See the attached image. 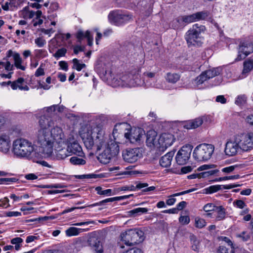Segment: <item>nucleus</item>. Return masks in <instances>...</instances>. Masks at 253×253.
I'll list each match as a JSON object with an SVG mask.
<instances>
[{"instance_id": "obj_38", "label": "nucleus", "mask_w": 253, "mask_h": 253, "mask_svg": "<svg viewBox=\"0 0 253 253\" xmlns=\"http://www.w3.org/2000/svg\"><path fill=\"white\" fill-rule=\"evenodd\" d=\"M209 15V12L205 11L198 12L194 13L196 21L204 20L208 17Z\"/></svg>"}, {"instance_id": "obj_7", "label": "nucleus", "mask_w": 253, "mask_h": 253, "mask_svg": "<svg viewBox=\"0 0 253 253\" xmlns=\"http://www.w3.org/2000/svg\"><path fill=\"white\" fill-rule=\"evenodd\" d=\"M144 233L137 229H129L121 234V240L127 246H131L143 240Z\"/></svg>"}, {"instance_id": "obj_19", "label": "nucleus", "mask_w": 253, "mask_h": 253, "mask_svg": "<svg viewBox=\"0 0 253 253\" xmlns=\"http://www.w3.org/2000/svg\"><path fill=\"white\" fill-rule=\"evenodd\" d=\"M148 186V184L147 183L139 182L135 186L133 185L123 186L119 188V191H134L136 189H140L146 187L142 190V192L146 193L151 191H154L156 188V187L153 186L147 187Z\"/></svg>"}, {"instance_id": "obj_23", "label": "nucleus", "mask_w": 253, "mask_h": 253, "mask_svg": "<svg viewBox=\"0 0 253 253\" xmlns=\"http://www.w3.org/2000/svg\"><path fill=\"white\" fill-rule=\"evenodd\" d=\"M25 80L23 78H19L17 80L13 82L12 84L11 88L13 90H16L17 88L21 90L28 91L29 90V87L28 85H23Z\"/></svg>"}, {"instance_id": "obj_51", "label": "nucleus", "mask_w": 253, "mask_h": 253, "mask_svg": "<svg viewBox=\"0 0 253 253\" xmlns=\"http://www.w3.org/2000/svg\"><path fill=\"white\" fill-rule=\"evenodd\" d=\"M87 35V31L84 33L83 31H78L76 34V38L79 42H81L82 40L86 38Z\"/></svg>"}, {"instance_id": "obj_55", "label": "nucleus", "mask_w": 253, "mask_h": 253, "mask_svg": "<svg viewBox=\"0 0 253 253\" xmlns=\"http://www.w3.org/2000/svg\"><path fill=\"white\" fill-rule=\"evenodd\" d=\"M194 190H195V189H189V190H187L186 191H182L181 192L173 194L171 195V197H176V196L183 195L192 192L194 191Z\"/></svg>"}, {"instance_id": "obj_58", "label": "nucleus", "mask_w": 253, "mask_h": 253, "mask_svg": "<svg viewBox=\"0 0 253 253\" xmlns=\"http://www.w3.org/2000/svg\"><path fill=\"white\" fill-rule=\"evenodd\" d=\"M234 204L240 209H243L246 206L245 202L241 200H236Z\"/></svg>"}, {"instance_id": "obj_16", "label": "nucleus", "mask_w": 253, "mask_h": 253, "mask_svg": "<svg viewBox=\"0 0 253 253\" xmlns=\"http://www.w3.org/2000/svg\"><path fill=\"white\" fill-rule=\"evenodd\" d=\"M145 134L144 130L141 128L131 129L130 132L125 133V137L132 143H134L141 140V137Z\"/></svg>"}, {"instance_id": "obj_9", "label": "nucleus", "mask_w": 253, "mask_h": 253, "mask_svg": "<svg viewBox=\"0 0 253 253\" xmlns=\"http://www.w3.org/2000/svg\"><path fill=\"white\" fill-rule=\"evenodd\" d=\"M174 135L170 133H164L162 134L156 143L154 139L147 137V140L152 142L157 148L160 152H164L175 141Z\"/></svg>"}, {"instance_id": "obj_3", "label": "nucleus", "mask_w": 253, "mask_h": 253, "mask_svg": "<svg viewBox=\"0 0 253 253\" xmlns=\"http://www.w3.org/2000/svg\"><path fill=\"white\" fill-rule=\"evenodd\" d=\"M205 30V27L195 24L193 25L186 33L185 39L187 42L188 47L199 46L203 43V38L201 35Z\"/></svg>"}, {"instance_id": "obj_42", "label": "nucleus", "mask_w": 253, "mask_h": 253, "mask_svg": "<svg viewBox=\"0 0 253 253\" xmlns=\"http://www.w3.org/2000/svg\"><path fill=\"white\" fill-rule=\"evenodd\" d=\"M148 209L145 208H137L129 211L131 214H140L141 213H146Z\"/></svg>"}, {"instance_id": "obj_21", "label": "nucleus", "mask_w": 253, "mask_h": 253, "mask_svg": "<svg viewBox=\"0 0 253 253\" xmlns=\"http://www.w3.org/2000/svg\"><path fill=\"white\" fill-rule=\"evenodd\" d=\"M10 140L9 132H6L0 135V151L6 153L10 147Z\"/></svg>"}, {"instance_id": "obj_62", "label": "nucleus", "mask_w": 253, "mask_h": 253, "mask_svg": "<svg viewBox=\"0 0 253 253\" xmlns=\"http://www.w3.org/2000/svg\"><path fill=\"white\" fill-rule=\"evenodd\" d=\"M219 240L220 241H224V242H226L229 246H232L233 245L232 241L228 238H227L226 237H223V236L220 237H219Z\"/></svg>"}, {"instance_id": "obj_5", "label": "nucleus", "mask_w": 253, "mask_h": 253, "mask_svg": "<svg viewBox=\"0 0 253 253\" xmlns=\"http://www.w3.org/2000/svg\"><path fill=\"white\" fill-rule=\"evenodd\" d=\"M34 150L32 143L25 139H18L13 143V152L18 157L29 156Z\"/></svg>"}, {"instance_id": "obj_39", "label": "nucleus", "mask_w": 253, "mask_h": 253, "mask_svg": "<svg viewBox=\"0 0 253 253\" xmlns=\"http://www.w3.org/2000/svg\"><path fill=\"white\" fill-rule=\"evenodd\" d=\"M236 236L244 242L248 241L251 237L250 233L247 231H242L240 233L237 234Z\"/></svg>"}, {"instance_id": "obj_24", "label": "nucleus", "mask_w": 253, "mask_h": 253, "mask_svg": "<svg viewBox=\"0 0 253 253\" xmlns=\"http://www.w3.org/2000/svg\"><path fill=\"white\" fill-rule=\"evenodd\" d=\"M174 155V152H169L163 156L160 160V165L164 168L169 167L170 164Z\"/></svg>"}, {"instance_id": "obj_30", "label": "nucleus", "mask_w": 253, "mask_h": 253, "mask_svg": "<svg viewBox=\"0 0 253 253\" xmlns=\"http://www.w3.org/2000/svg\"><path fill=\"white\" fill-rule=\"evenodd\" d=\"M122 200V198L121 196L110 198H108L105 200H102L99 202L93 204L92 205H90L88 206V207H95V206H101V205H103L104 204L108 203V202H114V201H120V200Z\"/></svg>"}, {"instance_id": "obj_8", "label": "nucleus", "mask_w": 253, "mask_h": 253, "mask_svg": "<svg viewBox=\"0 0 253 253\" xmlns=\"http://www.w3.org/2000/svg\"><path fill=\"white\" fill-rule=\"evenodd\" d=\"M103 152L98 156V160L102 164H107L119 153V146L115 141L110 140V143L104 146Z\"/></svg>"}, {"instance_id": "obj_63", "label": "nucleus", "mask_w": 253, "mask_h": 253, "mask_svg": "<svg viewBox=\"0 0 253 253\" xmlns=\"http://www.w3.org/2000/svg\"><path fill=\"white\" fill-rule=\"evenodd\" d=\"M187 203L185 201H182L177 205V208H176L177 211H181L183 210L186 206Z\"/></svg>"}, {"instance_id": "obj_27", "label": "nucleus", "mask_w": 253, "mask_h": 253, "mask_svg": "<svg viewBox=\"0 0 253 253\" xmlns=\"http://www.w3.org/2000/svg\"><path fill=\"white\" fill-rule=\"evenodd\" d=\"M217 215L215 217L216 221H220L225 219L226 217L225 209L222 206L217 207L215 210Z\"/></svg>"}, {"instance_id": "obj_59", "label": "nucleus", "mask_w": 253, "mask_h": 253, "mask_svg": "<svg viewBox=\"0 0 253 253\" xmlns=\"http://www.w3.org/2000/svg\"><path fill=\"white\" fill-rule=\"evenodd\" d=\"M86 38L87 40L88 45L91 46L93 43V37L90 35V33L89 31H87V35L86 36Z\"/></svg>"}, {"instance_id": "obj_48", "label": "nucleus", "mask_w": 253, "mask_h": 253, "mask_svg": "<svg viewBox=\"0 0 253 253\" xmlns=\"http://www.w3.org/2000/svg\"><path fill=\"white\" fill-rule=\"evenodd\" d=\"M73 63L74 64V66H75L76 70L78 71H81L83 68L85 67V65L84 64H80L79 63V60L74 58L73 60Z\"/></svg>"}, {"instance_id": "obj_33", "label": "nucleus", "mask_w": 253, "mask_h": 253, "mask_svg": "<svg viewBox=\"0 0 253 253\" xmlns=\"http://www.w3.org/2000/svg\"><path fill=\"white\" fill-rule=\"evenodd\" d=\"M190 239L192 244V249L194 251H198L199 250L200 242L197 239L196 237L194 235L190 236Z\"/></svg>"}, {"instance_id": "obj_31", "label": "nucleus", "mask_w": 253, "mask_h": 253, "mask_svg": "<svg viewBox=\"0 0 253 253\" xmlns=\"http://www.w3.org/2000/svg\"><path fill=\"white\" fill-rule=\"evenodd\" d=\"M171 27L174 29H178L184 26L182 16H179L173 19L170 23Z\"/></svg>"}, {"instance_id": "obj_18", "label": "nucleus", "mask_w": 253, "mask_h": 253, "mask_svg": "<svg viewBox=\"0 0 253 253\" xmlns=\"http://www.w3.org/2000/svg\"><path fill=\"white\" fill-rule=\"evenodd\" d=\"M70 155H76L79 157L84 156L82 148L77 141H68L66 144Z\"/></svg>"}, {"instance_id": "obj_45", "label": "nucleus", "mask_w": 253, "mask_h": 253, "mask_svg": "<svg viewBox=\"0 0 253 253\" xmlns=\"http://www.w3.org/2000/svg\"><path fill=\"white\" fill-rule=\"evenodd\" d=\"M206 225V222L205 219L196 217L195 218V225L197 227L202 228L205 226Z\"/></svg>"}, {"instance_id": "obj_22", "label": "nucleus", "mask_w": 253, "mask_h": 253, "mask_svg": "<svg viewBox=\"0 0 253 253\" xmlns=\"http://www.w3.org/2000/svg\"><path fill=\"white\" fill-rule=\"evenodd\" d=\"M253 70V55L246 59L243 63V70L242 71V77H246L248 74Z\"/></svg>"}, {"instance_id": "obj_64", "label": "nucleus", "mask_w": 253, "mask_h": 253, "mask_svg": "<svg viewBox=\"0 0 253 253\" xmlns=\"http://www.w3.org/2000/svg\"><path fill=\"white\" fill-rule=\"evenodd\" d=\"M129 253H143L142 251L138 248H133L127 250Z\"/></svg>"}, {"instance_id": "obj_53", "label": "nucleus", "mask_w": 253, "mask_h": 253, "mask_svg": "<svg viewBox=\"0 0 253 253\" xmlns=\"http://www.w3.org/2000/svg\"><path fill=\"white\" fill-rule=\"evenodd\" d=\"M179 221L182 224H188L190 222V218L188 216H181L179 218Z\"/></svg>"}, {"instance_id": "obj_4", "label": "nucleus", "mask_w": 253, "mask_h": 253, "mask_svg": "<svg viewBox=\"0 0 253 253\" xmlns=\"http://www.w3.org/2000/svg\"><path fill=\"white\" fill-rule=\"evenodd\" d=\"M137 71L134 73H129L123 75L120 77L114 78L112 84L114 87H132L139 84V76Z\"/></svg>"}, {"instance_id": "obj_36", "label": "nucleus", "mask_w": 253, "mask_h": 253, "mask_svg": "<svg viewBox=\"0 0 253 253\" xmlns=\"http://www.w3.org/2000/svg\"><path fill=\"white\" fill-rule=\"evenodd\" d=\"M208 79L205 72H202L199 76H198L194 80L195 84L197 85L203 84Z\"/></svg>"}, {"instance_id": "obj_1", "label": "nucleus", "mask_w": 253, "mask_h": 253, "mask_svg": "<svg viewBox=\"0 0 253 253\" xmlns=\"http://www.w3.org/2000/svg\"><path fill=\"white\" fill-rule=\"evenodd\" d=\"M80 135L87 149L95 147L99 151L110 143L109 136L105 133L101 125L87 126L82 129Z\"/></svg>"}, {"instance_id": "obj_52", "label": "nucleus", "mask_w": 253, "mask_h": 253, "mask_svg": "<svg viewBox=\"0 0 253 253\" xmlns=\"http://www.w3.org/2000/svg\"><path fill=\"white\" fill-rule=\"evenodd\" d=\"M6 127V119L3 117L0 116V132L3 131Z\"/></svg>"}, {"instance_id": "obj_50", "label": "nucleus", "mask_w": 253, "mask_h": 253, "mask_svg": "<svg viewBox=\"0 0 253 253\" xmlns=\"http://www.w3.org/2000/svg\"><path fill=\"white\" fill-rule=\"evenodd\" d=\"M237 167V165H234L225 167L221 169V171L226 174H229L234 171Z\"/></svg>"}, {"instance_id": "obj_26", "label": "nucleus", "mask_w": 253, "mask_h": 253, "mask_svg": "<svg viewBox=\"0 0 253 253\" xmlns=\"http://www.w3.org/2000/svg\"><path fill=\"white\" fill-rule=\"evenodd\" d=\"M39 125L41 129H50V127L53 125V122L50 118L43 116L40 119Z\"/></svg>"}, {"instance_id": "obj_12", "label": "nucleus", "mask_w": 253, "mask_h": 253, "mask_svg": "<svg viewBox=\"0 0 253 253\" xmlns=\"http://www.w3.org/2000/svg\"><path fill=\"white\" fill-rule=\"evenodd\" d=\"M65 139L64 136L61 137V141L56 142L54 149V153L53 155L57 160H63L70 155L67 147H66Z\"/></svg>"}, {"instance_id": "obj_40", "label": "nucleus", "mask_w": 253, "mask_h": 253, "mask_svg": "<svg viewBox=\"0 0 253 253\" xmlns=\"http://www.w3.org/2000/svg\"><path fill=\"white\" fill-rule=\"evenodd\" d=\"M247 97L246 95H238L235 100V104L239 106L244 105L247 102Z\"/></svg>"}, {"instance_id": "obj_56", "label": "nucleus", "mask_w": 253, "mask_h": 253, "mask_svg": "<svg viewBox=\"0 0 253 253\" xmlns=\"http://www.w3.org/2000/svg\"><path fill=\"white\" fill-rule=\"evenodd\" d=\"M9 200L7 197H5L2 199L0 200V207L5 208L8 207L9 205L8 204Z\"/></svg>"}, {"instance_id": "obj_13", "label": "nucleus", "mask_w": 253, "mask_h": 253, "mask_svg": "<svg viewBox=\"0 0 253 253\" xmlns=\"http://www.w3.org/2000/svg\"><path fill=\"white\" fill-rule=\"evenodd\" d=\"M110 22L117 26L122 25L132 19V16L118 11H112L108 15Z\"/></svg>"}, {"instance_id": "obj_6", "label": "nucleus", "mask_w": 253, "mask_h": 253, "mask_svg": "<svg viewBox=\"0 0 253 253\" xmlns=\"http://www.w3.org/2000/svg\"><path fill=\"white\" fill-rule=\"evenodd\" d=\"M214 150L213 145L202 143L195 148L193 156L194 159L198 162H206L211 158Z\"/></svg>"}, {"instance_id": "obj_17", "label": "nucleus", "mask_w": 253, "mask_h": 253, "mask_svg": "<svg viewBox=\"0 0 253 253\" xmlns=\"http://www.w3.org/2000/svg\"><path fill=\"white\" fill-rule=\"evenodd\" d=\"M240 150L241 147L237 141V137L235 135L233 140L228 141L226 143L224 152L226 155L233 156L236 155Z\"/></svg>"}, {"instance_id": "obj_28", "label": "nucleus", "mask_w": 253, "mask_h": 253, "mask_svg": "<svg viewBox=\"0 0 253 253\" xmlns=\"http://www.w3.org/2000/svg\"><path fill=\"white\" fill-rule=\"evenodd\" d=\"M90 245H92V247L95 251V253H103V249L102 245L100 241L96 239H92L91 240Z\"/></svg>"}, {"instance_id": "obj_37", "label": "nucleus", "mask_w": 253, "mask_h": 253, "mask_svg": "<svg viewBox=\"0 0 253 253\" xmlns=\"http://www.w3.org/2000/svg\"><path fill=\"white\" fill-rule=\"evenodd\" d=\"M70 163L74 165H84L86 163L85 160L77 157H72L70 159Z\"/></svg>"}, {"instance_id": "obj_49", "label": "nucleus", "mask_w": 253, "mask_h": 253, "mask_svg": "<svg viewBox=\"0 0 253 253\" xmlns=\"http://www.w3.org/2000/svg\"><path fill=\"white\" fill-rule=\"evenodd\" d=\"M45 74L44 70L43 68V64H41L40 67L37 69L35 73V76L36 77H39L41 76H43Z\"/></svg>"}, {"instance_id": "obj_47", "label": "nucleus", "mask_w": 253, "mask_h": 253, "mask_svg": "<svg viewBox=\"0 0 253 253\" xmlns=\"http://www.w3.org/2000/svg\"><path fill=\"white\" fill-rule=\"evenodd\" d=\"M217 206H214L213 204L208 203L205 205L203 207V210L206 212H209L211 211H215Z\"/></svg>"}, {"instance_id": "obj_34", "label": "nucleus", "mask_w": 253, "mask_h": 253, "mask_svg": "<svg viewBox=\"0 0 253 253\" xmlns=\"http://www.w3.org/2000/svg\"><path fill=\"white\" fill-rule=\"evenodd\" d=\"M82 229L71 227L66 230V234L67 236H76L80 234Z\"/></svg>"}, {"instance_id": "obj_35", "label": "nucleus", "mask_w": 253, "mask_h": 253, "mask_svg": "<svg viewBox=\"0 0 253 253\" xmlns=\"http://www.w3.org/2000/svg\"><path fill=\"white\" fill-rule=\"evenodd\" d=\"M220 190H222V185H211L205 189L207 194H211Z\"/></svg>"}, {"instance_id": "obj_20", "label": "nucleus", "mask_w": 253, "mask_h": 253, "mask_svg": "<svg viewBox=\"0 0 253 253\" xmlns=\"http://www.w3.org/2000/svg\"><path fill=\"white\" fill-rule=\"evenodd\" d=\"M10 57H13L14 61V66L17 69H21L22 71L25 70V67L21 65L22 60L18 53L13 52L12 50L10 49L7 51L6 56L3 58V60H8Z\"/></svg>"}, {"instance_id": "obj_15", "label": "nucleus", "mask_w": 253, "mask_h": 253, "mask_svg": "<svg viewBox=\"0 0 253 253\" xmlns=\"http://www.w3.org/2000/svg\"><path fill=\"white\" fill-rule=\"evenodd\" d=\"M122 156L125 162L133 163L141 157L142 154L138 148H128L123 151Z\"/></svg>"}, {"instance_id": "obj_46", "label": "nucleus", "mask_w": 253, "mask_h": 253, "mask_svg": "<svg viewBox=\"0 0 253 253\" xmlns=\"http://www.w3.org/2000/svg\"><path fill=\"white\" fill-rule=\"evenodd\" d=\"M35 42L39 47H43L46 44L45 40L42 37L37 38L35 40Z\"/></svg>"}, {"instance_id": "obj_57", "label": "nucleus", "mask_w": 253, "mask_h": 253, "mask_svg": "<svg viewBox=\"0 0 253 253\" xmlns=\"http://www.w3.org/2000/svg\"><path fill=\"white\" fill-rule=\"evenodd\" d=\"M1 183H4L6 182H15L18 179L16 178H1Z\"/></svg>"}, {"instance_id": "obj_61", "label": "nucleus", "mask_w": 253, "mask_h": 253, "mask_svg": "<svg viewBox=\"0 0 253 253\" xmlns=\"http://www.w3.org/2000/svg\"><path fill=\"white\" fill-rule=\"evenodd\" d=\"M193 168L191 166H185L181 168V172L182 173H187L192 171Z\"/></svg>"}, {"instance_id": "obj_41", "label": "nucleus", "mask_w": 253, "mask_h": 253, "mask_svg": "<svg viewBox=\"0 0 253 253\" xmlns=\"http://www.w3.org/2000/svg\"><path fill=\"white\" fill-rule=\"evenodd\" d=\"M35 56L36 58L41 59L46 57L47 53L45 49H36L35 50Z\"/></svg>"}, {"instance_id": "obj_14", "label": "nucleus", "mask_w": 253, "mask_h": 253, "mask_svg": "<svg viewBox=\"0 0 253 253\" xmlns=\"http://www.w3.org/2000/svg\"><path fill=\"white\" fill-rule=\"evenodd\" d=\"M192 149L193 146L191 144H186L182 147L176 154V163L180 165L185 164L190 157Z\"/></svg>"}, {"instance_id": "obj_43", "label": "nucleus", "mask_w": 253, "mask_h": 253, "mask_svg": "<svg viewBox=\"0 0 253 253\" xmlns=\"http://www.w3.org/2000/svg\"><path fill=\"white\" fill-rule=\"evenodd\" d=\"M184 23H190L196 21L194 13L187 16H182Z\"/></svg>"}, {"instance_id": "obj_32", "label": "nucleus", "mask_w": 253, "mask_h": 253, "mask_svg": "<svg viewBox=\"0 0 253 253\" xmlns=\"http://www.w3.org/2000/svg\"><path fill=\"white\" fill-rule=\"evenodd\" d=\"M180 78V76L176 73H168L167 74L166 79V80L170 83H175L177 82Z\"/></svg>"}, {"instance_id": "obj_29", "label": "nucleus", "mask_w": 253, "mask_h": 253, "mask_svg": "<svg viewBox=\"0 0 253 253\" xmlns=\"http://www.w3.org/2000/svg\"><path fill=\"white\" fill-rule=\"evenodd\" d=\"M221 70L220 68H215L205 71V73L209 80L219 75Z\"/></svg>"}, {"instance_id": "obj_60", "label": "nucleus", "mask_w": 253, "mask_h": 253, "mask_svg": "<svg viewBox=\"0 0 253 253\" xmlns=\"http://www.w3.org/2000/svg\"><path fill=\"white\" fill-rule=\"evenodd\" d=\"M6 61L4 68L6 71H12L13 70V65L11 64L8 60Z\"/></svg>"}, {"instance_id": "obj_11", "label": "nucleus", "mask_w": 253, "mask_h": 253, "mask_svg": "<svg viewBox=\"0 0 253 253\" xmlns=\"http://www.w3.org/2000/svg\"><path fill=\"white\" fill-rule=\"evenodd\" d=\"M253 52V43L249 41H242L238 48V55L236 61H241Z\"/></svg>"}, {"instance_id": "obj_10", "label": "nucleus", "mask_w": 253, "mask_h": 253, "mask_svg": "<svg viewBox=\"0 0 253 253\" xmlns=\"http://www.w3.org/2000/svg\"><path fill=\"white\" fill-rule=\"evenodd\" d=\"M236 136L241 150L247 152L253 149V132L241 133Z\"/></svg>"}, {"instance_id": "obj_54", "label": "nucleus", "mask_w": 253, "mask_h": 253, "mask_svg": "<svg viewBox=\"0 0 253 253\" xmlns=\"http://www.w3.org/2000/svg\"><path fill=\"white\" fill-rule=\"evenodd\" d=\"M79 178H98V175L95 174H84L78 176Z\"/></svg>"}, {"instance_id": "obj_25", "label": "nucleus", "mask_w": 253, "mask_h": 253, "mask_svg": "<svg viewBox=\"0 0 253 253\" xmlns=\"http://www.w3.org/2000/svg\"><path fill=\"white\" fill-rule=\"evenodd\" d=\"M203 123V119L201 118H198L187 122L184 125V127L186 129L196 128L200 126Z\"/></svg>"}, {"instance_id": "obj_44", "label": "nucleus", "mask_w": 253, "mask_h": 253, "mask_svg": "<svg viewBox=\"0 0 253 253\" xmlns=\"http://www.w3.org/2000/svg\"><path fill=\"white\" fill-rule=\"evenodd\" d=\"M67 52V49L65 48H61L57 50L53 54V56L58 59L60 57L64 56Z\"/></svg>"}, {"instance_id": "obj_2", "label": "nucleus", "mask_w": 253, "mask_h": 253, "mask_svg": "<svg viewBox=\"0 0 253 253\" xmlns=\"http://www.w3.org/2000/svg\"><path fill=\"white\" fill-rule=\"evenodd\" d=\"M63 136L64 133L59 127L56 126L52 129H40L37 133L36 141L41 148L42 153L49 157L53 153L54 142L61 141V137Z\"/></svg>"}]
</instances>
